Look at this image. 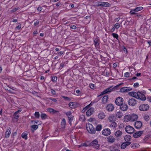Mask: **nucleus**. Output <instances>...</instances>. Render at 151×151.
Instances as JSON below:
<instances>
[{
	"label": "nucleus",
	"instance_id": "47",
	"mask_svg": "<svg viewBox=\"0 0 151 151\" xmlns=\"http://www.w3.org/2000/svg\"><path fill=\"white\" fill-rule=\"evenodd\" d=\"M31 127L34 130H35L38 128V126L37 125H33Z\"/></svg>",
	"mask_w": 151,
	"mask_h": 151
},
{
	"label": "nucleus",
	"instance_id": "43",
	"mask_svg": "<svg viewBox=\"0 0 151 151\" xmlns=\"http://www.w3.org/2000/svg\"><path fill=\"white\" fill-rule=\"evenodd\" d=\"M112 35L114 38L118 40L119 35L115 33H113L112 34Z\"/></svg>",
	"mask_w": 151,
	"mask_h": 151
},
{
	"label": "nucleus",
	"instance_id": "5",
	"mask_svg": "<svg viewBox=\"0 0 151 151\" xmlns=\"http://www.w3.org/2000/svg\"><path fill=\"white\" fill-rule=\"evenodd\" d=\"M137 96V99H139L142 101H145L146 100L145 96L142 91H138Z\"/></svg>",
	"mask_w": 151,
	"mask_h": 151
},
{
	"label": "nucleus",
	"instance_id": "61",
	"mask_svg": "<svg viewBox=\"0 0 151 151\" xmlns=\"http://www.w3.org/2000/svg\"><path fill=\"white\" fill-rule=\"evenodd\" d=\"M51 92L52 93L55 94V91L53 89H51Z\"/></svg>",
	"mask_w": 151,
	"mask_h": 151
},
{
	"label": "nucleus",
	"instance_id": "31",
	"mask_svg": "<svg viewBox=\"0 0 151 151\" xmlns=\"http://www.w3.org/2000/svg\"><path fill=\"white\" fill-rule=\"evenodd\" d=\"M124 139L126 142H128L131 139V137L129 135H127L124 137Z\"/></svg>",
	"mask_w": 151,
	"mask_h": 151
},
{
	"label": "nucleus",
	"instance_id": "30",
	"mask_svg": "<svg viewBox=\"0 0 151 151\" xmlns=\"http://www.w3.org/2000/svg\"><path fill=\"white\" fill-rule=\"evenodd\" d=\"M108 95H105L104 96L102 99V101L103 104L106 103L108 100Z\"/></svg>",
	"mask_w": 151,
	"mask_h": 151
},
{
	"label": "nucleus",
	"instance_id": "17",
	"mask_svg": "<svg viewBox=\"0 0 151 151\" xmlns=\"http://www.w3.org/2000/svg\"><path fill=\"white\" fill-rule=\"evenodd\" d=\"M107 141L108 142L112 143L115 142V139L112 136H110L107 138Z\"/></svg>",
	"mask_w": 151,
	"mask_h": 151
},
{
	"label": "nucleus",
	"instance_id": "57",
	"mask_svg": "<svg viewBox=\"0 0 151 151\" xmlns=\"http://www.w3.org/2000/svg\"><path fill=\"white\" fill-rule=\"evenodd\" d=\"M89 86L90 88L91 89H93L94 87V84L91 83L89 85Z\"/></svg>",
	"mask_w": 151,
	"mask_h": 151
},
{
	"label": "nucleus",
	"instance_id": "62",
	"mask_svg": "<svg viewBox=\"0 0 151 151\" xmlns=\"http://www.w3.org/2000/svg\"><path fill=\"white\" fill-rule=\"evenodd\" d=\"M91 106V104H89V105L87 106H86L85 107V108L87 110L88 109H89L90 108V106Z\"/></svg>",
	"mask_w": 151,
	"mask_h": 151
},
{
	"label": "nucleus",
	"instance_id": "36",
	"mask_svg": "<svg viewBox=\"0 0 151 151\" xmlns=\"http://www.w3.org/2000/svg\"><path fill=\"white\" fill-rule=\"evenodd\" d=\"M69 107L72 108H75L76 107V105L72 102H70L69 104Z\"/></svg>",
	"mask_w": 151,
	"mask_h": 151
},
{
	"label": "nucleus",
	"instance_id": "13",
	"mask_svg": "<svg viewBox=\"0 0 151 151\" xmlns=\"http://www.w3.org/2000/svg\"><path fill=\"white\" fill-rule=\"evenodd\" d=\"M132 88L130 87H124L121 88L120 91L122 93L127 92L132 90Z\"/></svg>",
	"mask_w": 151,
	"mask_h": 151
},
{
	"label": "nucleus",
	"instance_id": "24",
	"mask_svg": "<svg viewBox=\"0 0 151 151\" xmlns=\"http://www.w3.org/2000/svg\"><path fill=\"white\" fill-rule=\"evenodd\" d=\"M11 132V129L9 128L7 129L6 132H5V137L7 138L9 137L10 135Z\"/></svg>",
	"mask_w": 151,
	"mask_h": 151
},
{
	"label": "nucleus",
	"instance_id": "4",
	"mask_svg": "<svg viewBox=\"0 0 151 151\" xmlns=\"http://www.w3.org/2000/svg\"><path fill=\"white\" fill-rule=\"evenodd\" d=\"M139 109L141 111H146L149 109V106L148 104H143L139 106Z\"/></svg>",
	"mask_w": 151,
	"mask_h": 151
},
{
	"label": "nucleus",
	"instance_id": "16",
	"mask_svg": "<svg viewBox=\"0 0 151 151\" xmlns=\"http://www.w3.org/2000/svg\"><path fill=\"white\" fill-rule=\"evenodd\" d=\"M94 111V109L93 108H91L88 109L86 112L87 116H89L93 114Z\"/></svg>",
	"mask_w": 151,
	"mask_h": 151
},
{
	"label": "nucleus",
	"instance_id": "59",
	"mask_svg": "<svg viewBox=\"0 0 151 151\" xmlns=\"http://www.w3.org/2000/svg\"><path fill=\"white\" fill-rule=\"evenodd\" d=\"M70 28L71 29H76V27L75 25H73L72 26H71L70 27Z\"/></svg>",
	"mask_w": 151,
	"mask_h": 151
},
{
	"label": "nucleus",
	"instance_id": "32",
	"mask_svg": "<svg viewBox=\"0 0 151 151\" xmlns=\"http://www.w3.org/2000/svg\"><path fill=\"white\" fill-rule=\"evenodd\" d=\"M61 125L62 128H64L65 127V126L66 125V121L65 119H63L62 120L61 122Z\"/></svg>",
	"mask_w": 151,
	"mask_h": 151
},
{
	"label": "nucleus",
	"instance_id": "7",
	"mask_svg": "<svg viewBox=\"0 0 151 151\" xmlns=\"http://www.w3.org/2000/svg\"><path fill=\"white\" fill-rule=\"evenodd\" d=\"M143 9V7L139 6L136 7L134 9H131L129 13L132 15L136 14V12L142 10Z\"/></svg>",
	"mask_w": 151,
	"mask_h": 151
},
{
	"label": "nucleus",
	"instance_id": "38",
	"mask_svg": "<svg viewBox=\"0 0 151 151\" xmlns=\"http://www.w3.org/2000/svg\"><path fill=\"white\" fill-rule=\"evenodd\" d=\"M27 134L26 133L23 132L22 134V138L26 140L27 139Z\"/></svg>",
	"mask_w": 151,
	"mask_h": 151
},
{
	"label": "nucleus",
	"instance_id": "20",
	"mask_svg": "<svg viewBox=\"0 0 151 151\" xmlns=\"http://www.w3.org/2000/svg\"><path fill=\"white\" fill-rule=\"evenodd\" d=\"M116 117L114 114H111L109 117L108 119L110 122H115L116 119Z\"/></svg>",
	"mask_w": 151,
	"mask_h": 151
},
{
	"label": "nucleus",
	"instance_id": "42",
	"mask_svg": "<svg viewBox=\"0 0 151 151\" xmlns=\"http://www.w3.org/2000/svg\"><path fill=\"white\" fill-rule=\"evenodd\" d=\"M19 117V115L16 113H14V118L17 119L16 121H17Z\"/></svg>",
	"mask_w": 151,
	"mask_h": 151
},
{
	"label": "nucleus",
	"instance_id": "40",
	"mask_svg": "<svg viewBox=\"0 0 151 151\" xmlns=\"http://www.w3.org/2000/svg\"><path fill=\"white\" fill-rule=\"evenodd\" d=\"M139 145L137 144H132L131 145V147L133 148H135L138 147Z\"/></svg>",
	"mask_w": 151,
	"mask_h": 151
},
{
	"label": "nucleus",
	"instance_id": "55",
	"mask_svg": "<svg viewBox=\"0 0 151 151\" xmlns=\"http://www.w3.org/2000/svg\"><path fill=\"white\" fill-rule=\"evenodd\" d=\"M63 97L64 98V99L68 100V101H70V99L68 97L63 96Z\"/></svg>",
	"mask_w": 151,
	"mask_h": 151
},
{
	"label": "nucleus",
	"instance_id": "49",
	"mask_svg": "<svg viewBox=\"0 0 151 151\" xmlns=\"http://www.w3.org/2000/svg\"><path fill=\"white\" fill-rule=\"evenodd\" d=\"M114 148H115L114 146L112 145V146H110L109 147V150L111 151H114Z\"/></svg>",
	"mask_w": 151,
	"mask_h": 151
},
{
	"label": "nucleus",
	"instance_id": "26",
	"mask_svg": "<svg viewBox=\"0 0 151 151\" xmlns=\"http://www.w3.org/2000/svg\"><path fill=\"white\" fill-rule=\"evenodd\" d=\"M138 116L137 114H132L131 115V121L133 122L136 120L138 119Z\"/></svg>",
	"mask_w": 151,
	"mask_h": 151
},
{
	"label": "nucleus",
	"instance_id": "12",
	"mask_svg": "<svg viewBox=\"0 0 151 151\" xmlns=\"http://www.w3.org/2000/svg\"><path fill=\"white\" fill-rule=\"evenodd\" d=\"M102 133L104 136H108L111 134V131L109 128L104 129L102 130Z\"/></svg>",
	"mask_w": 151,
	"mask_h": 151
},
{
	"label": "nucleus",
	"instance_id": "10",
	"mask_svg": "<svg viewBox=\"0 0 151 151\" xmlns=\"http://www.w3.org/2000/svg\"><path fill=\"white\" fill-rule=\"evenodd\" d=\"M123 101L124 99L122 98L119 97L116 99L115 103L117 105L120 106L122 104Z\"/></svg>",
	"mask_w": 151,
	"mask_h": 151
},
{
	"label": "nucleus",
	"instance_id": "29",
	"mask_svg": "<svg viewBox=\"0 0 151 151\" xmlns=\"http://www.w3.org/2000/svg\"><path fill=\"white\" fill-rule=\"evenodd\" d=\"M116 137H120L122 135V132L120 130H118L114 133Z\"/></svg>",
	"mask_w": 151,
	"mask_h": 151
},
{
	"label": "nucleus",
	"instance_id": "22",
	"mask_svg": "<svg viewBox=\"0 0 151 151\" xmlns=\"http://www.w3.org/2000/svg\"><path fill=\"white\" fill-rule=\"evenodd\" d=\"M106 109L109 111H112L114 109L113 105L111 104H108L106 107Z\"/></svg>",
	"mask_w": 151,
	"mask_h": 151
},
{
	"label": "nucleus",
	"instance_id": "14",
	"mask_svg": "<svg viewBox=\"0 0 151 151\" xmlns=\"http://www.w3.org/2000/svg\"><path fill=\"white\" fill-rule=\"evenodd\" d=\"M120 106V109L121 110L124 111L127 110L128 106L126 104L122 103Z\"/></svg>",
	"mask_w": 151,
	"mask_h": 151
},
{
	"label": "nucleus",
	"instance_id": "25",
	"mask_svg": "<svg viewBox=\"0 0 151 151\" xmlns=\"http://www.w3.org/2000/svg\"><path fill=\"white\" fill-rule=\"evenodd\" d=\"M105 116V114L104 112L101 111L98 114V117L100 119H104Z\"/></svg>",
	"mask_w": 151,
	"mask_h": 151
},
{
	"label": "nucleus",
	"instance_id": "6",
	"mask_svg": "<svg viewBox=\"0 0 151 151\" xmlns=\"http://www.w3.org/2000/svg\"><path fill=\"white\" fill-rule=\"evenodd\" d=\"M97 4L96 5V6H101V7H110L111 5L110 4L107 2H101L98 1L97 2Z\"/></svg>",
	"mask_w": 151,
	"mask_h": 151
},
{
	"label": "nucleus",
	"instance_id": "8",
	"mask_svg": "<svg viewBox=\"0 0 151 151\" xmlns=\"http://www.w3.org/2000/svg\"><path fill=\"white\" fill-rule=\"evenodd\" d=\"M125 131L128 133L131 134L134 132V129L132 127L130 126H126L125 128Z\"/></svg>",
	"mask_w": 151,
	"mask_h": 151
},
{
	"label": "nucleus",
	"instance_id": "35",
	"mask_svg": "<svg viewBox=\"0 0 151 151\" xmlns=\"http://www.w3.org/2000/svg\"><path fill=\"white\" fill-rule=\"evenodd\" d=\"M102 127V126L101 124L97 125L96 128V130L98 131H99L101 130Z\"/></svg>",
	"mask_w": 151,
	"mask_h": 151
},
{
	"label": "nucleus",
	"instance_id": "21",
	"mask_svg": "<svg viewBox=\"0 0 151 151\" xmlns=\"http://www.w3.org/2000/svg\"><path fill=\"white\" fill-rule=\"evenodd\" d=\"M142 124L140 121L136 122L134 124L135 127L137 129L140 128L142 126Z\"/></svg>",
	"mask_w": 151,
	"mask_h": 151
},
{
	"label": "nucleus",
	"instance_id": "33",
	"mask_svg": "<svg viewBox=\"0 0 151 151\" xmlns=\"http://www.w3.org/2000/svg\"><path fill=\"white\" fill-rule=\"evenodd\" d=\"M47 111L50 113H56L58 112V111H56L54 109L52 108H49L47 109Z\"/></svg>",
	"mask_w": 151,
	"mask_h": 151
},
{
	"label": "nucleus",
	"instance_id": "56",
	"mask_svg": "<svg viewBox=\"0 0 151 151\" xmlns=\"http://www.w3.org/2000/svg\"><path fill=\"white\" fill-rule=\"evenodd\" d=\"M139 86V83H135L134 85V86L135 88H137Z\"/></svg>",
	"mask_w": 151,
	"mask_h": 151
},
{
	"label": "nucleus",
	"instance_id": "23",
	"mask_svg": "<svg viewBox=\"0 0 151 151\" xmlns=\"http://www.w3.org/2000/svg\"><path fill=\"white\" fill-rule=\"evenodd\" d=\"M131 144V142H126L123 143L122 144L121 146L122 149H125L127 146Z\"/></svg>",
	"mask_w": 151,
	"mask_h": 151
},
{
	"label": "nucleus",
	"instance_id": "2",
	"mask_svg": "<svg viewBox=\"0 0 151 151\" xmlns=\"http://www.w3.org/2000/svg\"><path fill=\"white\" fill-rule=\"evenodd\" d=\"M65 114L68 118V123L70 125H71L74 116L72 114V113L70 111L65 112Z\"/></svg>",
	"mask_w": 151,
	"mask_h": 151
},
{
	"label": "nucleus",
	"instance_id": "63",
	"mask_svg": "<svg viewBox=\"0 0 151 151\" xmlns=\"http://www.w3.org/2000/svg\"><path fill=\"white\" fill-rule=\"evenodd\" d=\"M37 10L39 12H40L42 10V8L41 6H39L37 8Z\"/></svg>",
	"mask_w": 151,
	"mask_h": 151
},
{
	"label": "nucleus",
	"instance_id": "34",
	"mask_svg": "<svg viewBox=\"0 0 151 151\" xmlns=\"http://www.w3.org/2000/svg\"><path fill=\"white\" fill-rule=\"evenodd\" d=\"M117 124L115 122H112L110 124H109V127L114 128L117 126Z\"/></svg>",
	"mask_w": 151,
	"mask_h": 151
},
{
	"label": "nucleus",
	"instance_id": "45",
	"mask_svg": "<svg viewBox=\"0 0 151 151\" xmlns=\"http://www.w3.org/2000/svg\"><path fill=\"white\" fill-rule=\"evenodd\" d=\"M144 118L145 120L147 121H148L149 119V116L147 115H145L144 116Z\"/></svg>",
	"mask_w": 151,
	"mask_h": 151
},
{
	"label": "nucleus",
	"instance_id": "1",
	"mask_svg": "<svg viewBox=\"0 0 151 151\" xmlns=\"http://www.w3.org/2000/svg\"><path fill=\"white\" fill-rule=\"evenodd\" d=\"M90 147L92 146L96 150H99L100 149V145L98 144V140L96 139L90 143Z\"/></svg>",
	"mask_w": 151,
	"mask_h": 151
},
{
	"label": "nucleus",
	"instance_id": "41",
	"mask_svg": "<svg viewBox=\"0 0 151 151\" xmlns=\"http://www.w3.org/2000/svg\"><path fill=\"white\" fill-rule=\"evenodd\" d=\"M51 80L53 82H56L57 80V77L55 76H53L51 77Z\"/></svg>",
	"mask_w": 151,
	"mask_h": 151
},
{
	"label": "nucleus",
	"instance_id": "60",
	"mask_svg": "<svg viewBox=\"0 0 151 151\" xmlns=\"http://www.w3.org/2000/svg\"><path fill=\"white\" fill-rule=\"evenodd\" d=\"M49 99L53 101L54 102H56L57 101V100L55 98H50Z\"/></svg>",
	"mask_w": 151,
	"mask_h": 151
},
{
	"label": "nucleus",
	"instance_id": "48",
	"mask_svg": "<svg viewBox=\"0 0 151 151\" xmlns=\"http://www.w3.org/2000/svg\"><path fill=\"white\" fill-rule=\"evenodd\" d=\"M120 26V25L118 23H116L114 25V27L116 29H118L119 27Z\"/></svg>",
	"mask_w": 151,
	"mask_h": 151
},
{
	"label": "nucleus",
	"instance_id": "58",
	"mask_svg": "<svg viewBox=\"0 0 151 151\" xmlns=\"http://www.w3.org/2000/svg\"><path fill=\"white\" fill-rule=\"evenodd\" d=\"M64 53V52L63 51H60L58 53V55L60 56L61 55Z\"/></svg>",
	"mask_w": 151,
	"mask_h": 151
},
{
	"label": "nucleus",
	"instance_id": "27",
	"mask_svg": "<svg viewBox=\"0 0 151 151\" xmlns=\"http://www.w3.org/2000/svg\"><path fill=\"white\" fill-rule=\"evenodd\" d=\"M124 119L127 122L131 121V115H126L124 117Z\"/></svg>",
	"mask_w": 151,
	"mask_h": 151
},
{
	"label": "nucleus",
	"instance_id": "64",
	"mask_svg": "<svg viewBox=\"0 0 151 151\" xmlns=\"http://www.w3.org/2000/svg\"><path fill=\"white\" fill-rule=\"evenodd\" d=\"M141 73H137L136 75L138 77L140 76H141Z\"/></svg>",
	"mask_w": 151,
	"mask_h": 151
},
{
	"label": "nucleus",
	"instance_id": "28",
	"mask_svg": "<svg viewBox=\"0 0 151 151\" xmlns=\"http://www.w3.org/2000/svg\"><path fill=\"white\" fill-rule=\"evenodd\" d=\"M123 116V114L122 112L120 111L117 112L116 113V116L117 117L120 118Z\"/></svg>",
	"mask_w": 151,
	"mask_h": 151
},
{
	"label": "nucleus",
	"instance_id": "3",
	"mask_svg": "<svg viewBox=\"0 0 151 151\" xmlns=\"http://www.w3.org/2000/svg\"><path fill=\"white\" fill-rule=\"evenodd\" d=\"M86 127L87 130L89 133L94 134L95 133V130L92 125L90 124H86Z\"/></svg>",
	"mask_w": 151,
	"mask_h": 151
},
{
	"label": "nucleus",
	"instance_id": "44",
	"mask_svg": "<svg viewBox=\"0 0 151 151\" xmlns=\"http://www.w3.org/2000/svg\"><path fill=\"white\" fill-rule=\"evenodd\" d=\"M35 116L37 118H39L40 116L39 112H36L35 113Z\"/></svg>",
	"mask_w": 151,
	"mask_h": 151
},
{
	"label": "nucleus",
	"instance_id": "50",
	"mask_svg": "<svg viewBox=\"0 0 151 151\" xmlns=\"http://www.w3.org/2000/svg\"><path fill=\"white\" fill-rule=\"evenodd\" d=\"M129 74L128 72H126L124 73V76L125 77L128 78L129 77Z\"/></svg>",
	"mask_w": 151,
	"mask_h": 151
},
{
	"label": "nucleus",
	"instance_id": "9",
	"mask_svg": "<svg viewBox=\"0 0 151 151\" xmlns=\"http://www.w3.org/2000/svg\"><path fill=\"white\" fill-rule=\"evenodd\" d=\"M116 87V86L114 88H112V87L107 88L105 89L104 91L101 92V94L100 95H103L105 94L108 93L112 91L114 88Z\"/></svg>",
	"mask_w": 151,
	"mask_h": 151
},
{
	"label": "nucleus",
	"instance_id": "52",
	"mask_svg": "<svg viewBox=\"0 0 151 151\" xmlns=\"http://www.w3.org/2000/svg\"><path fill=\"white\" fill-rule=\"evenodd\" d=\"M40 21L39 20H37L35 22L34 25L35 26L37 25L39 23Z\"/></svg>",
	"mask_w": 151,
	"mask_h": 151
},
{
	"label": "nucleus",
	"instance_id": "18",
	"mask_svg": "<svg viewBox=\"0 0 151 151\" xmlns=\"http://www.w3.org/2000/svg\"><path fill=\"white\" fill-rule=\"evenodd\" d=\"M144 132V131H141L137 132L133 134V136L134 138H137L141 136Z\"/></svg>",
	"mask_w": 151,
	"mask_h": 151
},
{
	"label": "nucleus",
	"instance_id": "19",
	"mask_svg": "<svg viewBox=\"0 0 151 151\" xmlns=\"http://www.w3.org/2000/svg\"><path fill=\"white\" fill-rule=\"evenodd\" d=\"M138 91L137 92L134 91H132L128 93L129 95L132 96L137 99Z\"/></svg>",
	"mask_w": 151,
	"mask_h": 151
},
{
	"label": "nucleus",
	"instance_id": "39",
	"mask_svg": "<svg viewBox=\"0 0 151 151\" xmlns=\"http://www.w3.org/2000/svg\"><path fill=\"white\" fill-rule=\"evenodd\" d=\"M81 146H83L85 147H90V143L88 144L87 143H84L81 144Z\"/></svg>",
	"mask_w": 151,
	"mask_h": 151
},
{
	"label": "nucleus",
	"instance_id": "54",
	"mask_svg": "<svg viewBox=\"0 0 151 151\" xmlns=\"http://www.w3.org/2000/svg\"><path fill=\"white\" fill-rule=\"evenodd\" d=\"M21 28V24H20L18 25L16 27L15 29L18 30L20 29Z\"/></svg>",
	"mask_w": 151,
	"mask_h": 151
},
{
	"label": "nucleus",
	"instance_id": "37",
	"mask_svg": "<svg viewBox=\"0 0 151 151\" xmlns=\"http://www.w3.org/2000/svg\"><path fill=\"white\" fill-rule=\"evenodd\" d=\"M41 117L42 119H44L47 118V116L45 114L41 113Z\"/></svg>",
	"mask_w": 151,
	"mask_h": 151
},
{
	"label": "nucleus",
	"instance_id": "15",
	"mask_svg": "<svg viewBox=\"0 0 151 151\" xmlns=\"http://www.w3.org/2000/svg\"><path fill=\"white\" fill-rule=\"evenodd\" d=\"M95 47L98 48L99 46L100 40L99 37H97L95 38L93 40Z\"/></svg>",
	"mask_w": 151,
	"mask_h": 151
},
{
	"label": "nucleus",
	"instance_id": "46",
	"mask_svg": "<svg viewBox=\"0 0 151 151\" xmlns=\"http://www.w3.org/2000/svg\"><path fill=\"white\" fill-rule=\"evenodd\" d=\"M76 93L77 94L76 95L77 96H81L82 95V92L79 90H77L76 91Z\"/></svg>",
	"mask_w": 151,
	"mask_h": 151
},
{
	"label": "nucleus",
	"instance_id": "51",
	"mask_svg": "<svg viewBox=\"0 0 151 151\" xmlns=\"http://www.w3.org/2000/svg\"><path fill=\"white\" fill-rule=\"evenodd\" d=\"M19 9V7H17L15 9H13L12 10H11V12H15L17 10H18Z\"/></svg>",
	"mask_w": 151,
	"mask_h": 151
},
{
	"label": "nucleus",
	"instance_id": "11",
	"mask_svg": "<svg viewBox=\"0 0 151 151\" xmlns=\"http://www.w3.org/2000/svg\"><path fill=\"white\" fill-rule=\"evenodd\" d=\"M128 105L131 106H134L137 104V101L134 99L132 98L128 101Z\"/></svg>",
	"mask_w": 151,
	"mask_h": 151
},
{
	"label": "nucleus",
	"instance_id": "53",
	"mask_svg": "<svg viewBox=\"0 0 151 151\" xmlns=\"http://www.w3.org/2000/svg\"><path fill=\"white\" fill-rule=\"evenodd\" d=\"M65 63H62L60 64V69H62L64 66Z\"/></svg>",
	"mask_w": 151,
	"mask_h": 151
}]
</instances>
